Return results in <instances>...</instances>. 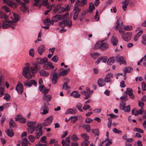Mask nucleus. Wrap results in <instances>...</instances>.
Returning a JSON list of instances; mask_svg holds the SVG:
<instances>
[{
    "mask_svg": "<svg viewBox=\"0 0 146 146\" xmlns=\"http://www.w3.org/2000/svg\"><path fill=\"white\" fill-rule=\"evenodd\" d=\"M33 66L29 67L27 66L23 67L22 74L26 78L31 79L38 71L37 64H33Z\"/></svg>",
    "mask_w": 146,
    "mask_h": 146,
    "instance_id": "f257e3e1",
    "label": "nucleus"
},
{
    "mask_svg": "<svg viewBox=\"0 0 146 146\" xmlns=\"http://www.w3.org/2000/svg\"><path fill=\"white\" fill-rule=\"evenodd\" d=\"M53 119V117L50 115L45 120V121L40 124H38L37 127H40L38 129L39 132L36 135V138H38L40 136L42 135V128L44 126H47L50 125L52 122Z\"/></svg>",
    "mask_w": 146,
    "mask_h": 146,
    "instance_id": "f03ea898",
    "label": "nucleus"
},
{
    "mask_svg": "<svg viewBox=\"0 0 146 146\" xmlns=\"http://www.w3.org/2000/svg\"><path fill=\"white\" fill-rule=\"evenodd\" d=\"M27 124L28 127L27 131L29 133L31 134L35 130L36 122V121L33 122L28 121Z\"/></svg>",
    "mask_w": 146,
    "mask_h": 146,
    "instance_id": "7ed1b4c3",
    "label": "nucleus"
},
{
    "mask_svg": "<svg viewBox=\"0 0 146 146\" xmlns=\"http://www.w3.org/2000/svg\"><path fill=\"white\" fill-rule=\"evenodd\" d=\"M4 3H6L8 5L13 9H16L17 6V4L15 2L11 0L7 1V0H3Z\"/></svg>",
    "mask_w": 146,
    "mask_h": 146,
    "instance_id": "20e7f679",
    "label": "nucleus"
},
{
    "mask_svg": "<svg viewBox=\"0 0 146 146\" xmlns=\"http://www.w3.org/2000/svg\"><path fill=\"white\" fill-rule=\"evenodd\" d=\"M122 37L124 40L128 41L131 38V34L129 33H123L122 34Z\"/></svg>",
    "mask_w": 146,
    "mask_h": 146,
    "instance_id": "39448f33",
    "label": "nucleus"
},
{
    "mask_svg": "<svg viewBox=\"0 0 146 146\" xmlns=\"http://www.w3.org/2000/svg\"><path fill=\"white\" fill-rule=\"evenodd\" d=\"M70 70L69 68L66 69H62L61 70L60 69V70L59 71V76L60 77V76H66L68 72L70 71Z\"/></svg>",
    "mask_w": 146,
    "mask_h": 146,
    "instance_id": "423d86ee",
    "label": "nucleus"
},
{
    "mask_svg": "<svg viewBox=\"0 0 146 146\" xmlns=\"http://www.w3.org/2000/svg\"><path fill=\"white\" fill-rule=\"evenodd\" d=\"M74 13L73 16V19L74 20H76L77 18L78 13L81 11L80 9L77 6H75L73 9Z\"/></svg>",
    "mask_w": 146,
    "mask_h": 146,
    "instance_id": "0eeeda50",
    "label": "nucleus"
},
{
    "mask_svg": "<svg viewBox=\"0 0 146 146\" xmlns=\"http://www.w3.org/2000/svg\"><path fill=\"white\" fill-rule=\"evenodd\" d=\"M115 59L117 62H119L120 64H126V60L124 57L122 56H120L118 55L115 56Z\"/></svg>",
    "mask_w": 146,
    "mask_h": 146,
    "instance_id": "6e6552de",
    "label": "nucleus"
},
{
    "mask_svg": "<svg viewBox=\"0 0 146 146\" xmlns=\"http://www.w3.org/2000/svg\"><path fill=\"white\" fill-rule=\"evenodd\" d=\"M44 106H42L41 108V113L44 115L46 114L48 112V107L46 106V103H44Z\"/></svg>",
    "mask_w": 146,
    "mask_h": 146,
    "instance_id": "1a4fd4ad",
    "label": "nucleus"
},
{
    "mask_svg": "<svg viewBox=\"0 0 146 146\" xmlns=\"http://www.w3.org/2000/svg\"><path fill=\"white\" fill-rule=\"evenodd\" d=\"M108 47V44L106 42H103L101 43L99 46V49L101 51L106 50Z\"/></svg>",
    "mask_w": 146,
    "mask_h": 146,
    "instance_id": "9d476101",
    "label": "nucleus"
},
{
    "mask_svg": "<svg viewBox=\"0 0 146 146\" xmlns=\"http://www.w3.org/2000/svg\"><path fill=\"white\" fill-rule=\"evenodd\" d=\"M16 90L19 94H21L23 91V86L22 84L19 83L15 87Z\"/></svg>",
    "mask_w": 146,
    "mask_h": 146,
    "instance_id": "9b49d317",
    "label": "nucleus"
},
{
    "mask_svg": "<svg viewBox=\"0 0 146 146\" xmlns=\"http://www.w3.org/2000/svg\"><path fill=\"white\" fill-rule=\"evenodd\" d=\"M36 60L37 64H45L46 63H48V59L46 58H44L41 59L40 58H37Z\"/></svg>",
    "mask_w": 146,
    "mask_h": 146,
    "instance_id": "f8f14e48",
    "label": "nucleus"
},
{
    "mask_svg": "<svg viewBox=\"0 0 146 146\" xmlns=\"http://www.w3.org/2000/svg\"><path fill=\"white\" fill-rule=\"evenodd\" d=\"M1 15V16H0V17L1 18L4 19L5 22L6 23H8L9 24H12L11 21L7 20L8 17L7 15H5L2 12H0V15Z\"/></svg>",
    "mask_w": 146,
    "mask_h": 146,
    "instance_id": "ddd939ff",
    "label": "nucleus"
},
{
    "mask_svg": "<svg viewBox=\"0 0 146 146\" xmlns=\"http://www.w3.org/2000/svg\"><path fill=\"white\" fill-rule=\"evenodd\" d=\"M107 59L108 57L106 56L101 57L98 59L96 62L98 64L100 62V61H102V63H105L107 61Z\"/></svg>",
    "mask_w": 146,
    "mask_h": 146,
    "instance_id": "4468645a",
    "label": "nucleus"
},
{
    "mask_svg": "<svg viewBox=\"0 0 146 146\" xmlns=\"http://www.w3.org/2000/svg\"><path fill=\"white\" fill-rule=\"evenodd\" d=\"M61 19L60 16L59 15H57L53 17L51 19V24L53 25L54 22L58 21Z\"/></svg>",
    "mask_w": 146,
    "mask_h": 146,
    "instance_id": "2eb2a0df",
    "label": "nucleus"
},
{
    "mask_svg": "<svg viewBox=\"0 0 146 146\" xmlns=\"http://www.w3.org/2000/svg\"><path fill=\"white\" fill-rule=\"evenodd\" d=\"M113 77V74L111 73L108 74L104 78V81L106 82H108L111 81L110 79Z\"/></svg>",
    "mask_w": 146,
    "mask_h": 146,
    "instance_id": "dca6fc26",
    "label": "nucleus"
},
{
    "mask_svg": "<svg viewBox=\"0 0 146 146\" xmlns=\"http://www.w3.org/2000/svg\"><path fill=\"white\" fill-rule=\"evenodd\" d=\"M58 77L57 74L54 73L53 74V76L52 78V82L53 84H56L57 82Z\"/></svg>",
    "mask_w": 146,
    "mask_h": 146,
    "instance_id": "f3484780",
    "label": "nucleus"
},
{
    "mask_svg": "<svg viewBox=\"0 0 146 146\" xmlns=\"http://www.w3.org/2000/svg\"><path fill=\"white\" fill-rule=\"evenodd\" d=\"M5 132L7 135L9 137H12L14 135L13 130L12 129H7L6 130Z\"/></svg>",
    "mask_w": 146,
    "mask_h": 146,
    "instance_id": "a211bd4d",
    "label": "nucleus"
},
{
    "mask_svg": "<svg viewBox=\"0 0 146 146\" xmlns=\"http://www.w3.org/2000/svg\"><path fill=\"white\" fill-rule=\"evenodd\" d=\"M45 50V47L43 45H41L38 47V51L39 54L40 55H41L43 52Z\"/></svg>",
    "mask_w": 146,
    "mask_h": 146,
    "instance_id": "6ab92c4d",
    "label": "nucleus"
},
{
    "mask_svg": "<svg viewBox=\"0 0 146 146\" xmlns=\"http://www.w3.org/2000/svg\"><path fill=\"white\" fill-rule=\"evenodd\" d=\"M111 41L112 44L114 46H116L118 43V40L116 37L113 36L111 39Z\"/></svg>",
    "mask_w": 146,
    "mask_h": 146,
    "instance_id": "aec40b11",
    "label": "nucleus"
},
{
    "mask_svg": "<svg viewBox=\"0 0 146 146\" xmlns=\"http://www.w3.org/2000/svg\"><path fill=\"white\" fill-rule=\"evenodd\" d=\"M115 56H112L109 58L107 60V64H113L115 61Z\"/></svg>",
    "mask_w": 146,
    "mask_h": 146,
    "instance_id": "412c9836",
    "label": "nucleus"
},
{
    "mask_svg": "<svg viewBox=\"0 0 146 146\" xmlns=\"http://www.w3.org/2000/svg\"><path fill=\"white\" fill-rule=\"evenodd\" d=\"M43 68L45 70H50V69H54V66L53 64H44Z\"/></svg>",
    "mask_w": 146,
    "mask_h": 146,
    "instance_id": "4be33fe9",
    "label": "nucleus"
},
{
    "mask_svg": "<svg viewBox=\"0 0 146 146\" xmlns=\"http://www.w3.org/2000/svg\"><path fill=\"white\" fill-rule=\"evenodd\" d=\"M129 3L128 0H125L123 2V4L122 5V8L123 11H125L126 10V8L128 5Z\"/></svg>",
    "mask_w": 146,
    "mask_h": 146,
    "instance_id": "5701e85b",
    "label": "nucleus"
},
{
    "mask_svg": "<svg viewBox=\"0 0 146 146\" xmlns=\"http://www.w3.org/2000/svg\"><path fill=\"white\" fill-rule=\"evenodd\" d=\"M70 95L75 98H80V95L76 91H74L70 94Z\"/></svg>",
    "mask_w": 146,
    "mask_h": 146,
    "instance_id": "b1692460",
    "label": "nucleus"
},
{
    "mask_svg": "<svg viewBox=\"0 0 146 146\" xmlns=\"http://www.w3.org/2000/svg\"><path fill=\"white\" fill-rule=\"evenodd\" d=\"M38 132H39V131L38 132H37L35 134V137L34 136H33L32 135H31L29 136V140L31 142H33L34 141L35 139H38V138H36V134L38 133Z\"/></svg>",
    "mask_w": 146,
    "mask_h": 146,
    "instance_id": "393cba45",
    "label": "nucleus"
},
{
    "mask_svg": "<svg viewBox=\"0 0 146 146\" xmlns=\"http://www.w3.org/2000/svg\"><path fill=\"white\" fill-rule=\"evenodd\" d=\"M43 98L44 100L46 102H48L50 101L52 96L50 95H45L43 96Z\"/></svg>",
    "mask_w": 146,
    "mask_h": 146,
    "instance_id": "a878e982",
    "label": "nucleus"
},
{
    "mask_svg": "<svg viewBox=\"0 0 146 146\" xmlns=\"http://www.w3.org/2000/svg\"><path fill=\"white\" fill-rule=\"evenodd\" d=\"M40 73L41 76H43L44 77H47L49 75L48 73L44 70H40Z\"/></svg>",
    "mask_w": 146,
    "mask_h": 146,
    "instance_id": "bb28decb",
    "label": "nucleus"
},
{
    "mask_svg": "<svg viewBox=\"0 0 146 146\" xmlns=\"http://www.w3.org/2000/svg\"><path fill=\"white\" fill-rule=\"evenodd\" d=\"M141 63L143 64H146V54L140 61L138 62L137 64H140Z\"/></svg>",
    "mask_w": 146,
    "mask_h": 146,
    "instance_id": "cd10ccee",
    "label": "nucleus"
},
{
    "mask_svg": "<svg viewBox=\"0 0 146 146\" xmlns=\"http://www.w3.org/2000/svg\"><path fill=\"white\" fill-rule=\"evenodd\" d=\"M104 80L101 79H99L98 80V85L100 87H102L103 86L104 84Z\"/></svg>",
    "mask_w": 146,
    "mask_h": 146,
    "instance_id": "c85d7f7f",
    "label": "nucleus"
},
{
    "mask_svg": "<svg viewBox=\"0 0 146 146\" xmlns=\"http://www.w3.org/2000/svg\"><path fill=\"white\" fill-rule=\"evenodd\" d=\"M65 25L68 26V27H70L72 25V22L70 21L69 19H67L65 20Z\"/></svg>",
    "mask_w": 146,
    "mask_h": 146,
    "instance_id": "c756f323",
    "label": "nucleus"
},
{
    "mask_svg": "<svg viewBox=\"0 0 146 146\" xmlns=\"http://www.w3.org/2000/svg\"><path fill=\"white\" fill-rule=\"evenodd\" d=\"M82 127L86 130L87 132H89L90 131V125L89 124L84 125H82Z\"/></svg>",
    "mask_w": 146,
    "mask_h": 146,
    "instance_id": "7c9ffc66",
    "label": "nucleus"
},
{
    "mask_svg": "<svg viewBox=\"0 0 146 146\" xmlns=\"http://www.w3.org/2000/svg\"><path fill=\"white\" fill-rule=\"evenodd\" d=\"M141 42L143 44L146 45V34L142 36Z\"/></svg>",
    "mask_w": 146,
    "mask_h": 146,
    "instance_id": "2f4dec72",
    "label": "nucleus"
},
{
    "mask_svg": "<svg viewBox=\"0 0 146 146\" xmlns=\"http://www.w3.org/2000/svg\"><path fill=\"white\" fill-rule=\"evenodd\" d=\"M76 113V111L73 110V109L70 108L67 110L66 112H65L66 114H74Z\"/></svg>",
    "mask_w": 146,
    "mask_h": 146,
    "instance_id": "473e14b6",
    "label": "nucleus"
},
{
    "mask_svg": "<svg viewBox=\"0 0 146 146\" xmlns=\"http://www.w3.org/2000/svg\"><path fill=\"white\" fill-rule=\"evenodd\" d=\"M123 70L125 71V72L127 73H130L133 70V69L131 67H127L125 68V70L123 68Z\"/></svg>",
    "mask_w": 146,
    "mask_h": 146,
    "instance_id": "72a5a7b5",
    "label": "nucleus"
},
{
    "mask_svg": "<svg viewBox=\"0 0 146 146\" xmlns=\"http://www.w3.org/2000/svg\"><path fill=\"white\" fill-rule=\"evenodd\" d=\"M29 142L28 140L26 138L24 139L21 143V145L22 146H28L27 145L28 143Z\"/></svg>",
    "mask_w": 146,
    "mask_h": 146,
    "instance_id": "f704fd0d",
    "label": "nucleus"
},
{
    "mask_svg": "<svg viewBox=\"0 0 146 146\" xmlns=\"http://www.w3.org/2000/svg\"><path fill=\"white\" fill-rule=\"evenodd\" d=\"M70 119H71V122L72 123H74L78 120V117L74 116L71 117H70Z\"/></svg>",
    "mask_w": 146,
    "mask_h": 146,
    "instance_id": "c9c22d12",
    "label": "nucleus"
},
{
    "mask_svg": "<svg viewBox=\"0 0 146 146\" xmlns=\"http://www.w3.org/2000/svg\"><path fill=\"white\" fill-rule=\"evenodd\" d=\"M89 142L87 139H85V140L83 141L81 144V146H87L89 144Z\"/></svg>",
    "mask_w": 146,
    "mask_h": 146,
    "instance_id": "e433bc0d",
    "label": "nucleus"
},
{
    "mask_svg": "<svg viewBox=\"0 0 146 146\" xmlns=\"http://www.w3.org/2000/svg\"><path fill=\"white\" fill-rule=\"evenodd\" d=\"M100 55V54L97 52H95L91 54V56L94 59L96 58H97L99 57Z\"/></svg>",
    "mask_w": 146,
    "mask_h": 146,
    "instance_id": "4c0bfd02",
    "label": "nucleus"
},
{
    "mask_svg": "<svg viewBox=\"0 0 146 146\" xmlns=\"http://www.w3.org/2000/svg\"><path fill=\"white\" fill-rule=\"evenodd\" d=\"M82 104L80 103H78L76 106V108H77L78 110L81 112L83 111V110L82 109Z\"/></svg>",
    "mask_w": 146,
    "mask_h": 146,
    "instance_id": "58836bf2",
    "label": "nucleus"
},
{
    "mask_svg": "<svg viewBox=\"0 0 146 146\" xmlns=\"http://www.w3.org/2000/svg\"><path fill=\"white\" fill-rule=\"evenodd\" d=\"M10 129H12V128H15L16 127V125L15 122H9V123Z\"/></svg>",
    "mask_w": 146,
    "mask_h": 146,
    "instance_id": "ea45409f",
    "label": "nucleus"
},
{
    "mask_svg": "<svg viewBox=\"0 0 146 146\" xmlns=\"http://www.w3.org/2000/svg\"><path fill=\"white\" fill-rule=\"evenodd\" d=\"M126 94H128L129 96L133 94V90L132 89L129 88H127L126 89Z\"/></svg>",
    "mask_w": 146,
    "mask_h": 146,
    "instance_id": "a19ab883",
    "label": "nucleus"
},
{
    "mask_svg": "<svg viewBox=\"0 0 146 146\" xmlns=\"http://www.w3.org/2000/svg\"><path fill=\"white\" fill-rule=\"evenodd\" d=\"M68 84L66 83H64L63 85V88L64 90H68L70 88V87L68 85Z\"/></svg>",
    "mask_w": 146,
    "mask_h": 146,
    "instance_id": "79ce46f5",
    "label": "nucleus"
},
{
    "mask_svg": "<svg viewBox=\"0 0 146 146\" xmlns=\"http://www.w3.org/2000/svg\"><path fill=\"white\" fill-rule=\"evenodd\" d=\"M125 103H121L119 105V108L121 110H124L125 107L126 106Z\"/></svg>",
    "mask_w": 146,
    "mask_h": 146,
    "instance_id": "37998d69",
    "label": "nucleus"
},
{
    "mask_svg": "<svg viewBox=\"0 0 146 146\" xmlns=\"http://www.w3.org/2000/svg\"><path fill=\"white\" fill-rule=\"evenodd\" d=\"M113 132L116 133H117L118 134H120L122 133V131H121L118 130L117 129L115 128H114L113 129Z\"/></svg>",
    "mask_w": 146,
    "mask_h": 146,
    "instance_id": "c03bdc74",
    "label": "nucleus"
},
{
    "mask_svg": "<svg viewBox=\"0 0 146 146\" xmlns=\"http://www.w3.org/2000/svg\"><path fill=\"white\" fill-rule=\"evenodd\" d=\"M121 101V103H125L128 100V98L124 96H122L120 98Z\"/></svg>",
    "mask_w": 146,
    "mask_h": 146,
    "instance_id": "a18cd8bd",
    "label": "nucleus"
},
{
    "mask_svg": "<svg viewBox=\"0 0 146 146\" xmlns=\"http://www.w3.org/2000/svg\"><path fill=\"white\" fill-rule=\"evenodd\" d=\"M133 130L136 132H138L140 133H143V131L142 129L138 128L135 127L133 129Z\"/></svg>",
    "mask_w": 146,
    "mask_h": 146,
    "instance_id": "49530a36",
    "label": "nucleus"
},
{
    "mask_svg": "<svg viewBox=\"0 0 146 146\" xmlns=\"http://www.w3.org/2000/svg\"><path fill=\"white\" fill-rule=\"evenodd\" d=\"M124 111L125 112H129L130 111V106L129 105L127 106L126 107H125V108L124 110Z\"/></svg>",
    "mask_w": 146,
    "mask_h": 146,
    "instance_id": "de8ad7c7",
    "label": "nucleus"
},
{
    "mask_svg": "<svg viewBox=\"0 0 146 146\" xmlns=\"http://www.w3.org/2000/svg\"><path fill=\"white\" fill-rule=\"evenodd\" d=\"M51 20L50 21V19L48 18H46L44 21V23L45 25H47L48 23H50L51 24Z\"/></svg>",
    "mask_w": 146,
    "mask_h": 146,
    "instance_id": "09e8293b",
    "label": "nucleus"
},
{
    "mask_svg": "<svg viewBox=\"0 0 146 146\" xmlns=\"http://www.w3.org/2000/svg\"><path fill=\"white\" fill-rule=\"evenodd\" d=\"M143 108H141L139 110L136 111V112H137L136 115H137L138 114H141L143 113Z\"/></svg>",
    "mask_w": 146,
    "mask_h": 146,
    "instance_id": "8fccbe9b",
    "label": "nucleus"
},
{
    "mask_svg": "<svg viewBox=\"0 0 146 146\" xmlns=\"http://www.w3.org/2000/svg\"><path fill=\"white\" fill-rule=\"evenodd\" d=\"M68 12H67L64 15H60L61 17V19H64L66 18L67 16L68 15Z\"/></svg>",
    "mask_w": 146,
    "mask_h": 146,
    "instance_id": "3c124183",
    "label": "nucleus"
},
{
    "mask_svg": "<svg viewBox=\"0 0 146 146\" xmlns=\"http://www.w3.org/2000/svg\"><path fill=\"white\" fill-rule=\"evenodd\" d=\"M87 3V0H82L79 3L80 6H82L86 4Z\"/></svg>",
    "mask_w": 146,
    "mask_h": 146,
    "instance_id": "603ef678",
    "label": "nucleus"
},
{
    "mask_svg": "<svg viewBox=\"0 0 146 146\" xmlns=\"http://www.w3.org/2000/svg\"><path fill=\"white\" fill-rule=\"evenodd\" d=\"M94 5L93 3H91L90 4L89 9L91 11L93 10L94 9Z\"/></svg>",
    "mask_w": 146,
    "mask_h": 146,
    "instance_id": "864d4df0",
    "label": "nucleus"
},
{
    "mask_svg": "<svg viewBox=\"0 0 146 146\" xmlns=\"http://www.w3.org/2000/svg\"><path fill=\"white\" fill-rule=\"evenodd\" d=\"M13 15L15 20L17 22L19 20V15L14 13H13Z\"/></svg>",
    "mask_w": 146,
    "mask_h": 146,
    "instance_id": "5fc2aeb1",
    "label": "nucleus"
},
{
    "mask_svg": "<svg viewBox=\"0 0 146 146\" xmlns=\"http://www.w3.org/2000/svg\"><path fill=\"white\" fill-rule=\"evenodd\" d=\"M58 57L57 55L54 56L51 59L52 61L55 62H56L58 60Z\"/></svg>",
    "mask_w": 146,
    "mask_h": 146,
    "instance_id": "6e6d98bb",
    "label": "nucleus"
},
{
    "mask_svg": "<svg viewBox=\"0 0 146 146\" xmlns=\"http://www.w3.org/2000/svg\"><path fill=\"white\" fill-rule=\"evenodd\" d=\"M3 28L4 29H6L8 27H9V25L7 23L3 22L2 23Z\"/></svg>",
    "mask_w": 146,
    "mask_h": 146,
    "instance_id": "4d7b16f0",
    "label": "nucleus"
},
{
    "mask_svg": "<svg viewBox=\"0 0 146 146\" xmlns=\"http://www.w3.org/2000/svg\"><path fill=\"white\" fill-rule=\"evenodd\" d=\"M27 9V7L25 6V4L24 6H22L20 7V9L21 11L24 12L26 11Z\"/></svg>",
    "mask_w": 146,
    "mask_h": 146,
    "instance_id": "13d9d810",
    "label": "nucleus"
},
{
    "mask_svg": "<svg viewBox=\"0 0 146 146\" xmlns=\"http://www.w3.org/2000/svg\"><path fill=\"white\" fill-rule=\"evenodd\" d=\"M29 83L31 84V86L32 84H34L35 86H36L37 83L36 81L34 80H30Z\"/></svg>",
    "mask_w": 146,
    "mask_h": 146,
    "instance_id": "bf43d9fd",
    "label": "nucleus"
},
{
    "mask_svg": "<svg viewBox=\"0 0 146 146\" xmlns=\"http://www.w3.org/2000/svg\"><path fill=\"white\" fill-rule=\"evenodd\" d=\"M92 132L95 135H98L99 134L98 130V129H92Z\"/></svg>",
    "mask_w": 146,
    "mask_h": 146,
    "instance_id": "052dcab7",
    "label": "nucleus"
},
{
    "mask_svg": "<svg viewBox=\"0 0 146 146\" xmlns=\"http://www.w3.org/2000/svg\"><path fill=\"white\" fill-rule=\"evenodd\" d=\"M142 89V90L145 91L146 90L145 87H146V85L144 82H142L141 83Z\"/></svg>",
    "mask_w": 146,
    "mask_h": 146,
    "instance_id": "680f3d73",
    "label": "nucleus"
},
{
    "mask_svg": "<svg viewBox=\"0 0 146 146\" xmlns=\"http://www.w3.org/2000/svg\"><path fill=\"white\" fill-rule=\"evenodd\" d=\"M4 98L5 99L7 100L8 101L10 100V97L8 94H6L4 96Z\"/></svg>",
    "mask_w": 146,
    "mask_h": 146,
    "instance_id": "e2e57ef3",
    "label": "nucleus"
},
{
    "mask_svg": "<svg viewBox=\"0 0 146 146\" xmlns=\"http://www.w3.org/2000/svg\"><path fill=\"white\" fill-rule=\"evenodd\" d=\"M34 49L33 48H32L29 51V54L32 57H33L34 55Z\"/></svg>",
    "mask_w": 146,
    "mask_h": 146,
    "instance_id": "0e129e2a",
    "label": "nucleus"
},
{
    "mask_svg": "<svg viewBox=\"0 0 146 146\" xmlns=\"http://www.w3.org/2000/svg\"><path fill=\"white\" fill-rule=\"evenodd\" d=\"M90 108V106L89 105L85 104L83 107V108L84 110H86L89 109Z\"/></svg>",
    "mask_w": 146,
    "mask_h": 146,
    "instance_id": "69168bd1",
    "label": "nucleus"
},
{
    "mask_svg": "<svg viewBox=\"0 0 146 146\" xmlns=\"http://www.w3.org/2000/svg\"><path fill=\"white\" fill-rule=\"evenodd\" d=\"M71 139H72L73 141H76L78 139L77 136L76 135H74L72 136L71 137Z\"/></svg>",
    "mask_w": 146,
    "mask_h": 146,
    "instance_id": "338daca9",
    "label": "nucleus"
},
{
    "mask_svg": "<svg viewBox=\"0 0 146 146\" xmlns=\"http://www.w3.org/2000/svg\"><path fill=\"white\" fill-rule=\"evenodd\" d=\"M100 43L99 42H96L94 44V50H96L98 48L99 49Z\"/></svg>",
    "mask_w": 146,
    "mask_h": 146,
    "instance_id": "774afa93",
    "label": "nucleus"
}]
</instances>
